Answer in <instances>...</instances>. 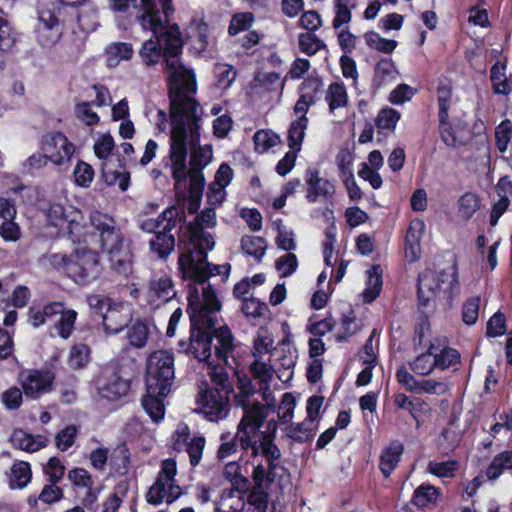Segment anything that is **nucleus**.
<instances>
[{
  "mask_svg": "<svg viewBox=\"0 0 512 512\" xmlns=\"http://www.w3.org/2000/svg\"><path fill=\"white\" fill-rule=\"evenodd\" d=\"M191 234V247L180 254L178 265L183 277L194 281V286L190 288L189 294L197 289L200 298H202L203 289H210L215 292L211 286H205V282L215 275L227 279L231 266L228 263L210 265L207 262V252L213 250L215 246L214 237L211 233H204L192 228ZM214 294L216 295V293Z\"/></svg>",
  "mask_w": 512,
  "mask_h": 512,
  "instance_id": "20e7f679",
  "label": "nucleus"
},
{
  "mask_svg": "<svg viewBox=\"0 0 512 512\" xmlns=\"http://www.w3.org/2000/svg\"><path fill=\"white\" fill-rule=\"evenodd\" d=\"M401 118V113L391 107L382 108L376 118L375 125L378 130L393 132Z\"/></svg>",
  "mask_w": 512,
  "mask_h": 512,
  "instance_id": "37998d69",
  "label": "nucleus"
},
{
  "mask_svg": "<svg viewBox=\"0 0 512 512\" xmlns=\"http://www.w3.org/2000/svg\"><path fill=\"white\" fill-rule=\"evenodd\" d=\"M268 417L266 407L256 405L246 409L235 434L225 432L220 435V446L217 457L226 459L238 450L250 451L253 464L252 478L259 489L267 488L277 476L281 452L274 444L277 424L269 421V431H262L265 419Z\"/></svg>",
  "mask_w": 512,
  "mask_h": 512,
  "instance_id": "f257e3e1",
  "label": "nucleus"
},
{
  "mask_svg": "<svg viewBox=\"0 0 512 512\" xmlns=\"http://www.w3.org/2000/svg\"><path fill=\"white\" fill-rule=\"evenodd\" d=\"M175 376L174 354L166 350L151 353L146 361V396L142 406L154 422L164 418V398L171 390Z\"/></svg>",
  "mask_w": 512,
  "mask_h": 512,
  "instance_id": "39448f33",
  "label": "nucleus"
},
{
  "mask_svg": "<svg viewBox=\"0 0 512 512\" xmlns=\"http://www.w3.org/2000/svg\"><path fill=\"white\" fill-rule=\"evenodd\" d=\"M440 497V491L433 485L422 484L413 495V503L419 508L434 506Z\"/></svg>",
  "mask_w": 512,
  "mask_h": 512,
  "instance_id": "4c0bfd02",
  "label": "nucleus"
},
{
  "mask_svg": "<svg viewBox=\"0 0 512 512\" xmlns=\"http://www.w3.org/2000/svg\"><path fill=\"white\" fill-rule=\"evenodd\" d=\"M58 315L59 319L55 322V329L61 338L68 339L74 331L77 312L73 309H66L63 305V311Z\"/></svg>",
  "mask_w": 512,
  "mask_h": 512,
  "instance_id": "c03bdc74",
  "label": "nucleus"
},
{
  "mask_svg": "<svg viewBox=\"0 0 512 512\" xmlns=\"http://www.w3.org/2000/svg\"><path fill=\"white\" fill-rule=\"evenodd\" d=\"M132 319V306L127 302H114L103 313L102 321L107 334H118Z\"/></svg>",
  "mask_w": 512,
  "mask_h": 512,
  "instance_id": "6ab92c4d",
  "label": "nucleus"
},
{
  "mask_svg": "<svg viewBox=\"0 0 512 512\" xmlns=\"http://www.w3.org/2000/svg\"><path fill=\"white\" fill-rule=\"evenodd\" d=\"M176 296L171 277L167 274L155 275L150 281L146 293L148 303L157 308Z\"/></svg>",
  "mask_w": 512,
  "mask_h": 512,
  "instance_id": "aec40b11",
  "label": "nucleus"
},
{
  "mask_svg": "<svg viewBox=\"0 0 512 512\" xmlns=\"http://www.w3.org/2000/svg\"><path fill=\"white\" fill-rule=\"evenodd\" d=\"M172 230L158 231L153 238L149 240V247L152 253L159 258L169 256L175 248V237L170 232Z\"/></svg>",
  "mask_w": 512,
  "mask_h": 512,
  "instance_id": "7c9ffc66",
  "label": "nucleus"
},
{
  "mask_svg": "<svg viewBox=\"0 0 512 512\" xmlns=\"http://www.w3.org/2000/svg\"><path fill=\"white\" fill-rule=\"evenodd\" d=\"M403 451V445L398 441H394L382 452L379 466L385 477H388L396 468Z\"/></svg>",
  "mask_w": 512,
  "mask_h": 512,
  "instance_id": "2f4dec72",
  "label": "nucleus"
},
{
  "mask_svg": "<svg viewBox=\"0 0 512 512\" xmlns=\"http://www.w3.org/2000/svg\"><path fill=\"white\" fill-rule=\"evenodd\" d=\"M248 489H225L216 502L215 512H243L245 508V492Z\"/></svg>",
  "mask_w": 512,
  "mask_h": 512,
  "instance_id": "393cba45",
  "label": "nucleus"
},
{
  "mask_svg": "<svg viewBox=\"0 0 512 512\" xmlns=\"http://www.w3.org/2000/svg\"><path fill=\"white\" fill-rule=\"evenodd\" d=\"M355 7L353 0H334L335 17L333 27L335 29L348 24L352 18V9Z\"/></svg>",
  "mask_w": 512,
  "mask_h": 512,
  "instance_id": "8fccbe9b",
  "label": "nucleus"
},
{
  "mask_svg": "<svg viewBox=\"0 0 512 512\" xmlns=\"http://www.w3.org/2000/svg\"><path fill=\"white\" fill-rule=\"evenodd\" d=\"M364 39L370 48L383 53H391L397 46V41L383 38L374 31L365 33Z\"/></svg>",
  "mask_w": 512,
  "mask_h": 512,
  "instance_id": "5fc2aeb1",
  "label": "nucleus"
},
{
  "mask_svg": "<svg viewBox=\"0 0 512 512\" xmlns=\"http://www.w3.org/2000/svg\"><path fill=\"white\" fill-rule=\"evenodd\" d=\"M91 225L99 232L104 251L108 254H115L120 251L122 236L111 217L100 212H94L91 214Z\"/></svg>",
  "mask_w": 512,
  "mask_h": 512,
  "instance_id": "4468645a",
  "label": "nucleus"
},
{
  "mask_svg": "<svg viewBox=\"0 0 512 512\" xmlns=\"http://www.w3.org/2000/svg\"><path fill=\"white\" fill-rule=\"evenodd\" d=\"M197 108L200 110L199 115L195 120H190L192 112L187 109L184 113V123L182 132L176 144H178V148L182 149L183 156L180 158H175L173 151V142H174V123H173V111L172 107H170V161L173 178L179 183L181 180L185 179L188 173L187 170V146L189 145L191 148V166L194 170V173L191 175L194 176L196 174H201L199 171L206 167L212 160L213 151L212 146L209 144L198 145L200 139V122L203 115L202 108L197 103Z\"/></svg>",
  "mask_w": 512,
  "mask_h": 512,
  "instance_id": "7ed1b4c3",
  "label": "nucleus"
},
{
  "mask_svg": "<svg viewBox=\"0 0 512 512\" xmlns=\"http://www.w3.org/2000/svg\"><path fill=\"white\" fill-rule=\"evenodd\" d=\"M63 311L62 302H51L43 307L32 306L28 310L29 322L34 328L44 325L48 320Z\"/></svg>",
  "mask_w": 512,
  "mask_h": 512,
  "instance_id": "c85d7f7f",
  "label": "nucleus"
},
{
  "mask_svg": "<svg viewBox=\"0 0 512 512\" xmlns=\"http://www.w3.org/2000/svg\"><path fill=\"white\" fill-rule=\"evenodd\" d=\"M479 208V198L474 193L467 192L458 200V214L465 220L470 219Z\"/></svg>",
  "mask_w": 512,
  "mask_h": 512,
  "instance_id": "603ef678",
  "label": "nucleus"
},
{
  "mask_svg": "<svg viewBox=\"0 0 512 512\" xmlns=\"http://www.w3.org/2000/svg\"><path fill=\"white\" fill-rule=\"evenodd\" d=\"M91 102H81L75 107V116L84 125L94 127L100 121L99 115L93 110Z\"/></svg>",
  "mask_w": 512,
  "mask_h": 512,
  "instance_id": "bf43d9fd",
  "label": "nucleus"
},
{
  "mask_svg": "<svg viewBox=\"0 0 512 512\" xmlns=\"http://www.w3.org/2000/svg\"><path fill=\"white\" fill-rule=\"evenodd\" d=\"M296 405V398L292 393L286 392L282 395L281 402L277 410L278 419L282 424L291 422Z\"/></svg>",
  "mask_w": 512,
  "mask_h": 512,
  "instance_id": "4d7b16f0",
  "label": "nucleus"
},
{
  "mask_svg": "<svg viewBox=\"0 0 512 512\" xmlns=\"http://www.w3.org/2000/svg\"><path fill=\"white\" fill-rule=\"evenodd\" d=\"M32 471L28 462L18 461L11 467L9 486L12 489H22L31 481Z\"/></svg>",
  "mask_w": 512,
  "mask_h": 512,
  "instance_id": "72a5a7b5",
  "label": "nucleus"
},
{
  "mask_svg": "<svg viewBox=\"0 0 512 512\" xmlns=\"http://www.w3.org/2000/svg\"><path fill=\"white\" fill-rule=\"evenodd\" d=\"M41 149L49 161L58 166L68 162L75 152L74 144L60 132L45 137Z\"/></svg>",
  "mask_w": 512,
  "mask_h": 512,
  "instance_id": "2eb2a0df",
  "label": "nucleus"
},
{
  "mask_svg": "<svg viewBox=\"0 0 512 512\" xmlns=\"http://www.w3.org/2000/svg\"><path fill=\"white\" fill-rule=\"evenodd\" d=\"M398 71L394 62L390 59H381L376 67L374 74V83L380 87L396 81Z\"/></svg>",
  "mask_w": 512,
  "mask_h": 512,
  "instance_id": "e433bc0d",
  "label": "nucleus"
},
{
  "mask_svg": "<svg viewBox=\"0 0 512 512\" xmlns=\"http://www.w3.org/2000/svg\"><path fill=\"white\" fill-rule=\"evenodd\" d=\"M20 381L24 394L36 399L50 389L54 375L48 370L28 369L20 374Z\"/></svg>",
  "mask_w": 512,
  "mask_h": 512,
  "instance_id": "dca6fc26",
  "label": "nucleus"
},
{
  "mask_svg": "<svg viewBox=\"0 0 512 512\" xmlns=\"http://www.w3.org/2000/svg\"><path fill=\"white\" fill-rule=\"evenodd\" d=\"M410 367L418 375H429L437 367L436 354L430 351L423 353L411 362Z\"/></svg>",
  "mask_w": 512,
  "mask_h": 512,
  "instance_id": "3c124183",
  "label": "nucleus"
},
{
  "mask_svg": "<svg viewBox=\"0 0 512 512\" xmlns=\"http://www.w3.org/2000/svg\"><path fill=\"white\" fill-rule=\"evenodd\" d=\"M99 395L108 400H116L125 396L129 390V384L122 379L115 370L106 368L96 380Z\"/></svg>",
  "mask_w": 512,
  "mask_h": 512,
  "instance_id": "f3484780",
  "label": "nucleus"
},
{
  "mask_svg": "<svg viewBox=\"0 0 512 512\" xmlns=\"http://www.w3.org/2000/svg\"><path fill=\"white\" fill-rule=\"evenodd\" d=\"M238 389L239 392L235 397L236 404L238 406H241L244 411L246 409H249L251 407H254L256 405H261L259 402H251L250 396L254 393V388L252 386L251 381L248 378H239L238 380ZM262 406L266 407L267 413L269 414V410H275L276 406L274 408L267 407L266 403L262 404ZM245 412H243L244 414Z\"/></svg>",
  "mask_w": 512,
  "mask_h": 512,
  "instance_id": "c9c22d12",
  "label": "nucleus"
},
{
  "mask_svg": "<svg viewBox=\"0 0 512 512\" xmlns=\"http://www.w3.org/2000/svg\"><path fill=\"white\" fill-rule=\"evenodd\" d=\"M460 354L456 349L444 348L439 354H436L437 367L445 370L448 368L456 369L460 364Z\"/></svg>",
  "mask_w": 512,
  "mask_h": 512,
  "instance_id": "69168bd1",
  "label": "nucleus"
},
{
  "mask_svg": "<svg viewBox=\"0 0 512 512\" xmlns=\"http://www.w3.org/2000/svg\"><path fill=\"white\" fill-rule=\"evenodd\" d=\"M224 476L230 481L233 489H248L249 480L240 474V466L237 462H229L224 468Z\"/></svg>",
  "mask_w": 512,
  "mask_h": 512,
  "instance_id": "13d9d810",
  "label": "nucleus"
},
{
  "mask_svg": "<svg viewBox=\"0 0 512 512\" xmlns=\"http://www.w3.org/2000/svg\"><path fill=\"white\" fill-rule=\"evenodd\" d=\"M298 47L303 54L313 56L324 49L326 45L315 34L306 32L298 35Z\"/></svg>",
  "mask_w": 512,
  "mask_h": 512,
  "instance_id": "09e8293b",
  "label": "nucleus"
},
{
  "mask_svg": "<svg viewBox=\"0 0 512 512\" xmlns=\"http://www.w3.org/2000/svg\"><path fill=\"white\" fill-rule=\"evenodd\" d=\"M189 37L194 43L195 49L203 51L208 45V26L205 23H193L189 28Z\"/></svg>",
  "mask_w": 512,
  "mask_h": 512,
  "instance_id": "680f3d73",
  "label": "nucleus"
},
{
  "mask_svg": "<svg viewBox=\"0 0 512 512\" xmlns=\"http://www.w3.org/2000/svg\"><path fill=\"white\" fill-rule=\"evenodd\" d=\"M46 215L49 225L57 228L61 236L68 237L72 242L85 239L87 226L83 213L66 199L51 203Z\"/></svg>",
  "mask_w": 512,
  "mask_h": 512,
  "instance_id": "0eeeda50",
  "label": "nucleus"
},
{
  "mask_svg": "<svg viewBox=\"0 0 512 512\" xmlns=\"http://www.w3.org/2000/svg\"><path fill=\"white\" fill-rule=\"evenodd\" d=\"M91 359L89 346L83 343L74 344L68 354L67 364L74 370L84 368Z\"/></svg>",
  "mask_w": 512,
  "mask_h": 512,
  "instance_id": "a19ab883",
  "label": "nucleus"
},
{
  "mask_svg": "<svg viewBox=\"0 0 512 512\" xmlns=\"http://www.w3.org/2000/svg\"><path fill=\"white\" fill-rule=\"evenodd\" d=\"M459 294V281L454 268L434 273L426 271L418 278V299L422 307L441 302L451 305Z\"/></svg>",
  "mask_w": 512,
  "mask_h": 512,
  "instance_id": "423d86ee",
  "label": "nucleus"
},
{
  "mask_svg": "<svg viewBox=\"0 0 512 512\" xmlns=\"http://www.w3.org/2000/svg\"><path fill=\"white\" fill-rule=\"evenodd\" d=\"M448 390V384L439 379H422L419 381L417 394L443 395Z\"/></svg>",
  "mask_w": 512,
  "mask_h": 512,
  "instance_id": "0e129e2a",
  "label": "nucleus"
},
{
  "mask_svg": "<svg viewBox=\"0 0 512 512\" xmlns=\"http://www.w3.org/2000/svg\"><path fill=\"white\" fill-rule=\"evenodd\" d=\"M214 74L218 87L227 89L231 87L232 83L235 81L237 72L232 65L218 63L215 65Z\"/></svg>",
  "mask_w": 512,
  "mask_h": 512,
  "instance_id": "6e6d98bb",
  "label": "nucleus"
},
{
  "mask_svg": "<svg viewBox=\"0 0 512 512\" xmlns=\"http://www.w3.org/2000/svg\"><path fill=\"white\" fill-rule=\"evenodd\" d=\"M307 126L308 118L295 119L291 122L287 134L288 147L291 150L301 151Z\"/></svg>",
  "mask_w": 512,
  "mask_h": 512,
  "instance_id": "f704fd0d",
  "label": "nucleus"
},
{
  "mask_svg": "<svg viewBox=\"0 0 512 512\" xmlns=\"http://www.w3.org/2000/svg\"><path fill=\"white\" fill-rule=\"evenodd\" d=\"M253 141L255 151L261 154L281 143V139L276 133L265 129L258 130L253 136Z\"/></svg>",
  "mask_w": 512,
  "mask_h": 512,
  "instance_id": "49530a36",
  "label": "nucleus"
},
{
  "mask_svg": "<svg viewBox=\"0 0 512 512\" xmlns=\"http://www.w3.org/2000/svg\"><path fill=\"white\" fill-rule=\"evenodd\" d=\"M221 304L210 289H203L202 298L195 289L188 297V313L191 320L189 342L180 341V351L191 353L199 361L207 362L210 372L228 365L234 350V339L226 326L214 329Z\"/></svg>",
  "mask_w": 512,
  "mask_h": 512,
  "instance_id": "f03ea898",
  "label": "nucleus"
},
{
  "mask_svg": "<svg viewBox=\"0 0 512 512\" xmlns=\"http://www.w3.org/2000/svg\"><path fill=\"white\" fill-rule=\"evenodd\" d=\"M68 479L75 487L86 489V494L82 499L84 506H90L97 501L100 490L94 487L92 476L86 469L77 467L70 470Z\"/></svg>",
  "mask_w": 512,
  "mask_h": 512,
  "instance_id": "4be33fe9",
  "label": "nucleus"
},
{
  "mask_svg": "<svg viewBox=\"0 0 512 512\" xmlns=\"http://www.w3.org/2000/svg\"><path fill=\"white\" fill-rule=\"evenodd\" d=\"M241 248L245 254L261 261L265 255L267 243L264 238L253 235H245L241 239Z\"/></svg>",
  "mask_w": 512,
  "mask_h": 512,
  "instance_id": "79ce46f5",
  "label": "nucleus"
},
{
  "mask_svg": "<svg viewBox=\"0 0 512 512\" xmlns=\"http://www.w3.org/2000/svg\"><path fill=\"white\" fill-rule=\"evenodd\" d=\"M185 220L183 207L171 206L165 209L156 219L148 218L141 222V229L148 233H157L163 230H173Z\"/></svg>",
  "mask_w": 512,
  "mask_h": 512,
  "instance_id": "a211bd4d",
  "label": "nucleus"
},
{
  "mask_svg": "<svg viewBox=\"0 0 512 512\" xmlns=\"http://www.w3.org/2000/svg\"><path fill=\"white\" fill-rule=\"evenodd\" d=\"M480 297L469 298L462 306V319L466 325H474L479 316Z\"/></svg>",
  "mask_w": 512,
  "mask_h": 512,
  "instance_id": "774afa93",
  "label": "nucleus"
},
{
  "mask_svg": "<svg viewBox=\"0 0 512 512\" xmlns=\"http://www.w3.org/2000/svg\"><path fill=\"white\" fill-rule=\"evenodd\" d=\"M321 86V81L317 78H308L302 83L301 95L294 107L297 119L307 118L306 114L309 108L315 103Z\"/></svg>",
  "mask_w": 512,
  "mask_h": 512,
  "instance_id": "412c9836",
  "label": "nucleus"
},
{
  "mask_svg": "<svg viewBox=\"0 0 512 512\" xmlns=\"http://www.w3.org/2000/svg\"><path fill=\"white\" fill-rule=\"evenodd\" d=\"M449 91L440 90L438 95L439 104V122H440V134L443 142L449 146L454 147L457 143L456 134L448 121V110H449Z\"/></svg>",
  "mask_w": 512,
  "mask_h": 512,
  "instance_id": "b1692460",
  "label": "nucleus"
},
{
  "mask_svg": "<svg viewBox=\"0 0 512 512\" xmlns=\"http://www.w3.org/2000/svg\"><path fill=\"white\" fill-rule=\"evenodd\" d=\"M52 0H39L37 41L43 48H51L60 40L63 33L62 13L51 10Z\"/></svg>",
  "mask_w": 512,
  "mask_h": 512,
  "instance_id": "9b49d317",
  "label": "nucleus"
},
{
  "mask_svg": "<svg viewBox=\"0 0 512 512\" xmlns=\"http://www.w3.org/2000/svg\"><path fill=\"white\" fill-rule=\"evenodd\" d=\"M177 463L173 458L164 459L155 482L149 488L145 498L149 504L160 505L165 502L171 504L182 494V488L177 483Z\"/></svg>",
  "mask_w": 512,
  "mask_h": 512,
  "instance_id": "9d476101",
  "label": "nucleus"
},
{
  "mask_svg": "<svg viewBox=\"0 0 512 512\" xmlns=\"http://www.w3.org/2000/svg\"><path fill=\"white\" fill-rule=\"evenodd\" d=\"M508 469H512V451L506 450L494 456L486 470L487 478L495 480Z\"/></svg>",
  "mask_w": 512,
  "mask_h": 512,
  "instance_id": "ea45409f",
  "label": "nucleus"
},
{
  "mask_svg": "<svg viewBox=\"0 0 512 512\" xmlns=\"http://www.w3.org/2000/svg\"><path fill=\"white\" fill-rule=\"evenodd\" d=\"M94 175V169L90 164L84 161L77 162L73 171V177L76 185L84 188L89 187L94 179Z\"/></svg>",
  "mask_w": 512,
  "mask_h": 512,
  "instance_id": "052dcab7",
  "label": "nucleus"
},
{
  "mask_svg": "<svg viewBox=\"0 0 512 512\" xmlns=\"http://www.w3.org/2000/svg\"><path fill=\"white\" fill-rule=\"evenodd\" d=\"M244 315L251 321H259L268 313V306L256 297L244 298L241 306Z\"/></svg>",
  "mask_w": 512,
  "mask_h": 512,
  "instance_id": "a18cd8bd",
  "label": "nucleus"
},
{
  "mask_svg": "<svg viewBox=\"0 0 512 512\" xmlns=\"http://www.w3.org/2000/svg\"><path fill=\"white\" fill-rule=\"evenodd\" d=\"M175 451H186L192 466H197L203 455L206 440L201 435H191L185 424H179L171 437Z\"/></svg>",
  "mask_w": 512,
  "mask_h": 512,
  "instance_id": "ddd939ff",
  "label": "nucleus"
},
{
  "mask_svg": "<svg viewBox=\"0 0 512 512\" xmlns=\"http://www.w3.org/2000/svg\"><path fill=\"white\" fill-rule=\"evenodd\" d=\"M102 272L99 256L88 249H77L72 253L68 266V276L79 285H87L96 280Z\"/></svg>",
  "mask_w": 512,
  "mask_h": 512,
  "instance_id": "f8f14e48",
  "label": "nucleus"
},
{
  "mask_svg": "<svg viewBox=\"0 0 512 512\" xmlns=\"http://www.w3.org/2000/svg\"><path fill=\"white\" fill-rule=\"evenodd\" d=\"M316 431V423H312V421L305 420L301 423L292 424L287 427V435L298 441L305 442L310 440Z\"/></svg>",
  "mask_w": 512,
  "mask_h": 512,
  "instance_id": "de8ad7c7",
  "label": "nucleus"
},
{
  "mask_svg": "<svg viewBox=\"0 0 512 512\" xmlns=\"http://www.w3.org/2000/svg\"><path fill=\"white\" fill-rule=\"evenodd\" d=\"M11 444L14 448L28 453L36 452L47 446L49 440L43 435H33L22 429L15 430L11 435Z\"/></svg>",
  "mask_w": 512,
  "mask_h": 512,
  "instance_id": "a878e982",
  "label": "nucleus"
},
{
  "mask_svg": "<svg viewBox=\"0 0 512 512\" xmlns=\"http://www.w3.org/2000/svg\"><path fill=\"white\" fill-rule=\"evenodd\" d=\"M307 199L309 202H316L319 197H330L334 193V185L320 178L318 173L311 172L307 179Z\"/></svg>",
  "mask_w": 512,
  "mask_h": 512,
  "instance_id": "c756f323",
  "label": "nucleus"
},
{
  "mask_svg": "<svg viewBox=\"0 0 512 512\" xmlns=\"http://www.w3.org/2000/svg\"><path fill=\"white\" fill-rule=\"evenodd\" d=\"M77 435L78 428L75 425L65 427L55 437L56 447L60 451H67L74 444Z\"/></svg>",
  "mask_w": 512,
  "mask_h": 512,
  "instance_id": "338daca9",
  "label": "nucleus"
},
{
  "mask_svg": "<svg viewBox=\"0 0 512 512\" xmlns=\"http://www.w3.org/2000/svg\"><path fill=\"white\" fill-rule=\"evenodd\" d=\"M275 268L280 277L286 278L291 276L298 268L297 256L293 253H286L280 256L275 262Z\"/></svg>",
  "mask_w": 512,
  "mask_h": 512,
  "instance_id": "e2e57ef3",
  "label": "nucleus"
},
{
  "mask_svg": "<svg viewBox=\"0 0 512 512\" xmlns=\"http://www.w3.org/2000/svg\"><path fill=\"white\" fill-rule=\"evenodd\" d=\"M279 357L275 363V369L273 373L277 374L278 379L282 383L289 382L294 375V367L297 359V352L291 348H282L279 350Z\"/></svg>",
  "mask_w": 512,
  "mask_h": 512,
  "instance_id": "bb28decb",
  "label": "nucleus"
},
{
  "mask_svg": "<svg viewBox=\"0 0 512 512\" xmlns=\"http://www.w3.org/2000/svg\"><path fill=\"white\" fill-rule=\"evenodd\" d=\"M106 61L109 67H117L122 61L132 58L134 51L130 43H112L106 47Z\"/></svg>",
  "mask_w": 512,
  "mask_h": 512,
  "instance_id": "473e14b6",
  "label": "nucleus"
},
{
  "mask_svg": "<svg viewBox=\"0 0 512 512\" xmlns=\"http://www.w3.org/2000/svg\"><path fill=\"white\" fill-rule=\"evenodd\" d=\"M217 224L215 207L206 208L196 218L194 222L189 223L182 235L179 237L180 243L184 244V251L191 247L192 228L197 231L207 233L205 228H213Z\"/></svg>",
  "mask_w": 512,
  "mask_h": 512,
  "instance_id": "5701e85b",
  "label": "nucleus"
},
{
  "mask_svg": "<svg viewBox=\"0 0 512 512\" xmlns=\"http://www.w3.org/2000/svg\"><path fill=\"white\" fill-rule=\"evenodd\" d=\"M382 268L379 264L373 265L366 271L365 288L362 292L364 303H372L382 290Z\"/></svg>",
  "mask_w": 512,
  "mask_h": 512,
  "instance_id": "cd10ccee",
  "label": "nucleus"
},
{
  "mask_svg": "<svg viewBox=\"0 0 512 512\" xmlns=\"http://www.w3.org/2000/svg\"><path fill=\"white\" fill-rule=\"evenodd\" d=\"M209 374L212 382L220 388H209L205 390L199 398V405L200 410L206 418L209 421L216 422L225 418L228 414L231 387L228 374L224 369L218 371L217 368H214L213 372H209Z\"/></svg>",
  "mask_w": 512,
  "mask_h": 512,
  "instance_id": "1a4fd4ad",
  "label": "nucleus"
},
{
  "mask_svg": "<svg viewBox=\"0 0 512 512\" xmlns=\"http://www.w3.org/2000/svg\"><path fill=\"white\" fill-rule=\"evenodd\" d=\"M274 349V338L266 330H260L254 339L252 355L254 361L251 364V371L256 380L260 384L263 400L266 401L267 407L274 408L276 398L270 391V382L273 379V367L262 358Z\"/></svg>",
  "mask_w": 512,
  "mask_h": 512,
  "instance_id": "6e6552de",
  "label": "nucleus"
},
{
  "mask_svg": "<svg viewBox=\"0 0 512 512\" xmlns=\"http://www.w3.org/2000/svg\"><path fill=\"white\" fill-rule=\"evenodd\" d=\"M325 100L331 112L345 107L348 104V94L345 85L339 82L330 84L326 91Z\"/></svg>",
  "mask_w": 512,
  "mask_h": 512,
  "instance_id": "58836bf2",
  "label": "nucleus"
},
{
  "mask_svg": "<svg viewBox=\"0 0 512 512\" xmlns=\"http://www.w3.org/2000/svg\"><path fill=\"white\" fill-rule=\"evenodd\" d=\"M127 336L132 346L136 348L144 347L149 336L148 325L143 321H136L129 328Z\"/></svg>",
  "mask_w": 512,
  "mask_h": 512,
  "instance_id": "864d4df0",
  "label": "nucleus"
}]
</instances>
